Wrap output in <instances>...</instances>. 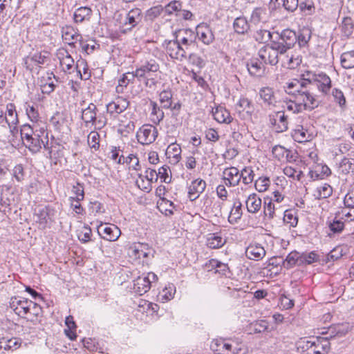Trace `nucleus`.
Listing matches in <instances>:
<instances>
[{"label": "nucleus", "instance_id": "1", "mask_svg": "<svg viewBox=\"0 0 354 354\" xmlns=\"http://www.w3.org/2000/svg\"><path fill=\"white\" fill-rule=\"evenodd\" d=\"M297 348L305 354H327L330 344L328 337H317L310 340L302 338L297 342Z\"/></svg>", "mask_w": 354, "mask_h": 354}, {"label": "nucleus", "instance_id": "2", "mask_svg": "<svg viewBox=\"0 0 354 354\" xmlns=\"http://www.w3.org/2000/svg\"><path fill=\"white\" fill-rule=\"evenodd\" d=\"M159 69V64L155 59H151L135 70V75L138 81H143L146 86L152 88L156 83V73Z\"/></svg>", "mask_w": 354, "mask_h": 354}, {"label": "nucleus", "instance_id": "3", "mask_svg": "<svg viewBox=\"0 0 354 354\" xmlns=\"http://www.w3.org/2000/svg\"><path fill=\"white\" fill-rule=\"evenodd\" d=\"M283 47L275 43V40H272L270 44L266 46H263L259 50V57L265 64H270L275 66L281 62L280 57L283 56L285 53L283 51Z\"/></svg>", "mask_w": 354, "mask_h": 354}, {"label": "nucleus", "instance_id": "4", "mask_svg": "<svg viewBox=\"0 0 354 354\" xmlns=\"http://www.w3.org/2000/svg\"><path fill=\"white\" fill-rule=\"evenodd\" d=\"M297 38L296 32L290 29L283 30L281 34L276 32L274 37L275 43L283 47L285 53L295 46Z\"/></svg>", "mask_w": 354, "mask_h": 354}, {"label": "nucleus", "instance_id": "5", "mask_svg": "<svg viewBox=\"0 0 354 354\" xmlns=\"http://www.w3.org/2000/svg\"><path fill=\"white\" fill-rule=\"evenodd\" d=\"M157 280L158 277L156 274L148 272L146 275L140 276L134 280L133 290L137 294L142 295L150 290L152 283Z\"/></svg>", "mask_w": 354, "mask_h": 354}, {"label": "nucleus", "instance_id": "6", "mask_svg": "<svg viewBox=\"0 0 354 354\" xmlns=\"http://www.w3.org/2000/svg\"><path fill=\"white\" fill-rule=\"evenodd\" d=\"M142 19V12L140 8H133L128 12L125 20L120 27V30L123 33L131 31L133 28L138 26Z\"/></svg>", "mask_w": 354, "mask_h": 354}, {"label": "nucleus", "instance_id": "7", "mask_svg": "<svg viewBox=\"0 0 354 354\" xmlns=\"http://www.w3.org/2000/svg\"><path fill=\"white\" fill-rule=\"evenodd\" d=\"M45 142L48 143V133L44 129H40L34 136L30 137V140L24 141V145L32 153L38 152L41 146L45 147Z\"/></svg>", "mask_w": 354, "mask_h": 354}, {"label": "nucleus", "instance_id": "8", "mask_svg": "<svg viewBox=\"0 0 354 354\" xmlns=\"http://www.w3.org/2000/svg\"><path fill=\"white\" fill-rule=\"evenodd\" d=\"M157 136V129L151 124H144L136 133L138 142L143 145L153 142Z\"/></svg>", "mask_w": 354, "mask_h": 354}, {"label": "nucleus", "instance_id": "9", "mask_svg": "<svg viewBox=\"0 0 354 354\" xmlns=\"http://www.w3.org/2000/svg\"><path fill=\"white\" fill-rule=\"evenodd\" d=\"M32 301L28 299L13 297L10 302V308L21 317L26 318L28 315V309Z\"/></svg>", "mask_w": 354, "mask_h": 354}, {"label": "nucleus", "instance_id": "10", "mask_svg": "<svg viewBox=\"0 0 354 354\" xmlns=\"http://www.w3.org/2000/svg\"><path fill=\"white\" fill-rule=\"evenodd\" d=\"M97 106L93 103H90L88 106L82 111V119L86 124L91 123L93 125L99 124V128L105 124V121L101 119H97Z\"/></svg>", "mask_w": 354, "mask_h": 354}, {"label": "nucleus", "instance_id": "11", "mask_svg": "<svg viewBox=\"0 0 354 354\" xmlns=\"http://www.w3.org/2000/svg\"><path fill=\"white\" fill-rule=\"evenodd\" d=\"M297 101L302 106L303 111H311L319 106V102L315 97L306 88L301 94H298L296 97Z\"/></svg>", "mask_w": 354, "mask_h": 354}, {"label": "nucleus", "instance_id": "12", "mask_svg": "<svg viewBox=\"0 0 354 354\" xmlns=\"http://www.w3.org/2000/svg\"><path fill=\"white\" fill-rule=\"evenodd\" d=\"M270 122L278 133L284 132L288 129V115L285 114L284 111H279L274 115H270Z\"/></svg>", "mask_w": 354, "mask_h": 354}, {"label": "nucleus", "instance_id": "13", "mask_svg": "<svg viewBox=\"0 0 354 354\" xmlns=\"http://www.w3.org/2000/svg\"><path fill=\"white\" fill-rule=\"evenodd\" d=\"M174 39L178 43L185 46H195L196 34L189 28L180 29L174 33Z\"/></svg>", "mask_w": 354, "mask_h": 354}, {"label": "nucleus", "instance_id": "14", "mask_svg": "<svg viewBox=\"0 0 354 354\" xmlns=\"http://www.w3.org/2000/svg\"><path fill=\"white\" fill-rule=\"evenodd\" d=\"M129 105V102L126 98L118 97L106 105L107 112L113 117H116L124 111Z\"/></svg>", "mask_w": 354, "mask_h": 354}, {"label": "nucleus", "instance_id": "15", "mask_svg": "<svg viewBox=\"0 0 354 354\" xmlns=\"http://www.w3.org/2000/svg\"><path fill=\"white\" fill-rule=\"evenodd\" d=\"M196 36L206 45L212 44L214 41V35L209 26L205 23L198 24L196 28Z\"/></svg>", "mask_w": 354, "mask_h": 354}, {"label": "nucleus", "instance_id": "16", "mask_svg": "<svg viewBox=\"0 0 354 354\" xmlns=\"http://www.w3.org/2000/svg\"><path fill=\"white\" fill-rule=\"evenodd\" d=\"M223 174L224 183L228 187L236 186L241 179L239 169L234 167L225 169Z\"/></svg>", "mask_w": 354, "mask_h": 354}, {"label": "nucleus", "instance_id": "17", "mask_svg": "<svg viewBox=\"0 0 354 354\" xmlns=\"http://www.w3.org/2000/svg\"><path fill=\"white\" fill-rule=\"evenodd\" d=\"M206 187L205 180L198 178L193 180L188 187V198L191 201L197 199L200 194H202Z\"/></svg>", "mask_w": 354, "mask_h": 354}, {"label": "nucleus", "instance_id": "18", "mask_svg": "<svg viewBox=\"0 0 354 354\" xmlns=\"http://www.w3.org/2000/svg\"><path fill=\"white\" fill-rule=\"evenodd\" d=\"M306 86L307 83L306 82L293 80L286 84V86H285V91L288 95H292L294 99H296L298 94H301V92L304 91L307 88Z\"/></svg>", "mask_w": 354, "mask_h": 354}, {"label": "nucleus", "instance_id": "19", "mask_svg": "<svg viewBox=\"0 0 354 354\" xmlns=\"http://www.w3.org/2000/svg\"><path fill=\"white\" fill-rule=\"evenodd\" d=\"M291 136L297 142H306L312 140L313 135L302 125H297L292 131Z\"/></svg>", "mask_w": 354, "mask_h": 354}, {"label": "nucleus", "instance_id": "20", "mask_svg": "<svg viewBox=\"0 0 354 354\" xmlns=\"http://www.w3.org/2000/svg\"><path fill=\"white\" fill-rule=\"evenodd\" d=\"M63 40L69 46H74L77 41H81L82 37L72 26H65L62 29Z\"/></svg>", "mask_w": 354, "mask_h": 354}, {"label": "nucleus", "instance_id": "21", "mask_svg": "<svg viewBox=\"0 0 354 354\" xmlns=\"http://www.w3.org/2000/svg\"><path fill=\"white\" fill-rule=\"evenodd\" d=\"M280 59L283 67L290 69L297 68L301 63V57L299 55H294L288 51L280 57Z\"/></svg>", "mask_w": 354, "mask_h": 354}, {"label": "nucleus", "instance_id": "22", "mask_svg": "<svg viewBox=\"0 0 354 354\" xmlns=\"http://www.w3.org/2000/svg\"><path fill=\"white\" fill-rule=\"evenodd\" d=\"M246 66L252 76L261 77L264 73V63L258 58H252L248 60Z\"/></svg>", "mask_w": 354, "mask_h": 354}, {"label": "nucleus", "instance_id": "23", "mask_svg": "<svg viewBox=\"0 0 354 354\" xmlns=\"http://www.w3.org/2000/svg\"><path fill=\"white\" fill-rule=\"evenodd\" d=\"M214 119L219 123L229 124L233 121L230 113L225 107L218 106L212 111Z\"/></svg>", "mask_w": 354, "mask_h": 354}, {"label": "nucleus", "instance_id": "24", "mask_svg": "<svg viewBox=\"0 0 354 354\" xmlns=\"http://www.w3.org/2000/svg\"><path fill=\"white\" fill-rule=\"evenodd\" d=\"M245 205L249 213L257 214L262 207V201L257 194L253 193L248 196Z\"/></svg>", "mask_w": 354, "mask_h": 354}, {"label": "nucleus", "instance_id": "25", "mask_svg": "<svg viewBox=\"0 0 354 354\" xmlns=\"http://www.w3.org/2000/svg\"><path fill=\"white\" fill-rule=\"evenodd\" d=\"M259 95L266 106L270 108L274 107L277 100L272 88L270 87H263L259 91Z\"/></svg>", "mask_w": 354, "mask_h": 354}, {"label": "nucleus", "instance_id": "26", "mask_svg": "<svg viewBox=\"0 0 354 354\" xmlns=\"http://www.w3.org/2000/svg\"><path fill=\"white\" fill-rule=\"evenodd\" d=\"M164 46L166 53L169 55L171 59L181 61L180 44L175 39L173 40L165 41Z\"/></svg>", "mask_w": 354, "mask_h": 354}, {"label": "nucleus", "instance_id": "27", "mask_svg": "<svg viewBox=\"0 0 354 354\" xmlns=\"http://www.w3.org/2000/svg\"><path fill=\"white\" fill-rule=\"evenodd\" d=\"M245 254L248 258L258 261L266 255V250L259 244H250L246 249Z\"/></svg>", "mask_w": 354, "mask_h": 354}, {"label": "nucleus", "instance_id": "28", "mask_svg": "<svg viewBox=\"0 0 354 354\" xmlns=\"http://www.w3.org/2000/svg\"><path fill=\"white\" fill-rule=\"evenodd\" d=\"M53 78L55 79L57 82L58 81L52 72H48L46 76L42 77L41 89L43 93L49 95L55 91L56 86L52 82Z\"/></svg>", "mask_w": 354, "mask_h": 354}, {"label": "nucleus", "instance_id": "29", "mask_svg": "<svg viewBox=\"0 0 354 354\" xmlns=\"http://www.w3.org/2000/svg\"><path fill=\"white\" fill-rule=\"evenodd\" d=\"M326 225L328 228V236L333 237L336 234H340L344 229V223L336 217L331 220H328Z\"/></svg>", "mask_w": 354, "mask_h": 354}, {"label": "nucleus", "instance_id": "30", "mask_svg": "<svg viewBox=\"0 0 354 354\" xmlns=\"http://www.w3.org/2000/svg\"><path fill=\"white\" fill-rule=\"evenodd\" d=\"M102 230L103 239L109 241H116L120 236V230L115 225L104 226Z\"/></svg>", "mask_w": 354, "mask_h": 354}, {"label": "nucleus", "instance_id": "31", "mask_svg": "<svg viewBox=\"0 0 354 354\" xmlns=\"http://www.w3.org/2000/svg\"><path fill=\"white\" fill-rule=\"evenodd\" d=\"M232 26L234 32L239 35L247 34L250 28L248 21L245 17H236Z\"/></svg>", "mask_w": 354, "mask_h": 354}, {"label": "nucleus", "instance_id": "32", "mask_svg": "<svg viewBox=\"0 0 354 354\" xmlns=\"http://www.w3.org/2000/svg\"><path fill=\"white\" fill-rule=\"evenodd\" d=\"M92 12L93 11L89 7H80L74 12V20L76 23H82L85 21H89L91 17Z\"/></svg>", "mask_w": 354, "mask_h": 354}, {"label": "nucleus", "instance_id": "33", "mask_svg": "<svg viewBox=\"0 0 354 354\" xmlns=\"http://www.w3.org/2000/svg\"><path fill=\"white\" fill-rule=\"evenodd\" d=\"M317 86L320 91L327 93L331 87L330 78L325 73H317V80L315 81Z\"/></svg>", "mask_w": 354, "mask_h": 354}, {"label": "nucleus", "instance_id": "34", "mask_svg": "<svg viewBox=\"0 0 354 354\" xmlns=\"http://www.w3.org/2000/svg\"><path fill=\"white\" fill-rule=\"evenodd\" d=\"M242 214L243 211L241 203L239 201H234L228 216L229 223L231 224L237 223L241 218Z\"/></svg>", "mask_w": 354, "mask_h": 354}, {"label": "nucleus", "instance_id": "35", "mask_svg": "<svg viewBox=\"0 0 354 354\" xmlns=\"http://www.w3.org/2000/svg\"><path fill=\"white\" fill-rule=\"evenodd\" d=\"M297 263L301 264V254L297 251L289 253L283 261V266L286 269H290Z\"/></svg>", "mask_w": 354, "mask_h": 354}, {"label": "nucleus", "instance_id": "36", "mask_svg": "<svg viewBox=\"0 0 354 354\" xmlns=\"http://www.w3.org/2000/svg\"><path fill=\"white\" fill-rule=\"evenodd\" d=\"M150 106L151 107V120L153 124H158L165 116L162 108L159 107L158 104L152 100L150 101Z\"/></svg>", "mask_w": 354, "mask_h": 354}, {"label": "nucleus", "instance_id": "37", "mask_svg": "<svg viewBox=\"0 0 354 354\" xmlns=\"http://www.w3.org/2000/svg\"><path fill=\"white\" fill-rule=\"evenodd\" d=\"M236 111L241 116V113L245 112L248 114H251L252 111V106L251 102L245 97L240 98L236 104Z\"/></svg>", "mask_w": 354, "mask_h": 354}, {"label": "nucleus", "instance_id": "38", "mask_svg": "<svg viewBox=\"0 0 354 354\" xmlns=\"http://www.w3.org/2000/svg\"><path fill=\"white\" fill-rule=\"evenodd\" d=\"M225 243V240L217 233L210 234L207 239V245L212 249L221 248Z\"/></svg>", "mask_w": 354, "mask_h": 354}, {"label": "nucleus", "instance_id": "39", "mask_svg": "<svg viewBox=\"0 0 354 354\" xmlns=\"http://www.w3.org/2000/svg\"><path fill=\"white\" fill-rule=\"evenodd\" d=\"M173 94L171 90H164L159 94V101L161 108L168 109L172 105Z\"/></svg>", "mask_w": 354, "mask_h": 354}, {"label": "nucleus", "instance_id": "40", "mask_svg": "<svg viewBox=\"0 0 354 354\" xmlns=\"http://www.w3.org/2000/svg\"><path fill=\"white\" fill-rule=\"evenodd\" d=\"M274 33H271L270 31L265 29H259L254 34V39L259 43H266L270 40H275L274 37Z\"/></svg>", "mask_w": 354, "mask_h": 354}, {"label": "nucleus", "instance_id": "41", "mask_svg": "<svg viewBox=\"0 0 354 354\" xmlns=\"http://www.w3.org/2000/svg\"><path fill=\"white\" fill-rule=\"evenodd\" d=\"M333 194V188L328 184H324L316 188L314 196L317 199L327 198Z\"/></svg>", "mask_w": 354, "mask_h": 354}, {"label": "nucleus", "instance_id": "42", "mask_svg": "<svg viewBox=\"0 0 354 354\" xmlns=\"http://www.w3.org/2000/svg\"><path fill=\"white\" fill-rule=\"evenodd\" d=\"M297 37L299 47H306L311 38V30L309 28H304L297 35Z\"/></svg>", "mask_w": 354, "mask_h": 354}, {"label": "nucleus", "instance_id": "43", "mask_svg": "<svg viewBox=\"0 0 354 354\" xmlns=\"http://www.w3.org/2000/svg\"><path fill=\"white\" fill-rule=\"evenodd\" d=\"M282 107L284 111H287L292 113H299L303 111L302 106L297 101V99L284 101Z\"/></svg>", "mask_w": 354, "mask_h": 354}, {"label": "nucleus", "instance_id": "44", "mask_svg": "<svg viewBox=\"0 0 354 354\" xmlns=\"http://www.w3.org/2000/svg\"><path fill=\"white\" fill-rule=\"evenodd\" d=\"M341 64L346 69L354 68V51H348L341 55Z\"/></svg>", "mask_w": 354, "mask_h": 354}, {"label": "nucleus", "instance_id": "45", "mask_svg": "<svg viewBox=\"0 0 354 354\" xmlns=\"http://www.w3.org/2000/svg\"><path fill=\"white\" fill-rule=\"evenodd\" d=\"M268 323L266 320L256 321L250 324V329L254 333H262L267 330Z\"/></svg>", "mask_w": 354, "mask_h": 354}, {"label": "nucleus", "instance_id": "46", "mask_svg": "<svg viewBox=\"0 0 354 354\" xmlns=\"http://www.w3.org/2000/svg\"><path fill=\"white\" fill-rule=\"evenodd\" d=\"M274 205L272 202V199L265 198L263 205V215L265 218L272 219L274 216Z\"/></svg>", "mask_w": 354, "mask_h": 354}, {"label": "nucleus", "instance_id": "47", "mask_svg": "<svg viewBox=\"0 0 354 354\" xmlns=\"http://www.w3.org/2000/svg\"><path fill=\"white\" fill-rule=\"evenodd\" d=\"M136 78L135 75V71L130 73H124L122 77L118 80V85L117 86V90L119 91V88H122L124 87H127V86L130 83L133 82Z\"/></svg>", "mask_w": 354, "mask_h": 354}, {"label": "nucleus", "instance_id": "48", "mask_svg": "<svg viewBox=\"0 0 354 354\" xmlns=\"http://www.w3.org/2000/svg\"><path fill=\"white\" fill-rule=\"evenodd\" d=\"M164 8V12L167 15H171L174 12H179L182 8V3L178 1H172L167 4Z\"/></svg>", "mask_w": 354, "mask_h": 354}, {"label": "nucleus", "instance_id": "49", "mask_svg": "<svg viewBox=\"0 0 354 354\" xmlns=\"http://www.w3.org/2000/svg\"><path fill=\"white\" fill-rule=\"evenodd\" d=\"M209 262L212 268L216 270V272L225 275L227 274V272L229 270L227 264L223 263L216 259H211Z\"/></svg>", "mask_w": 354, "mask_h": 354}, {"label": "nucleus", "instance_id": "50", "mask_svg": "<svg viewBox=\"0 0 354 354\" xmlns=\"http://www.w3.org/2000/svg\"><path fill=\"white\" fill-rule=\"evenodd\" d=\"M176 292V288L174 285H169L165 287L160 294V299L162 302H165L173 299Z\"/></svg>", "mask_w": 354, "mask_h": 354}, {"label": "nucleus", "instance_id": "51", "mask_svg": "<svg viewBox=\"0 0 354 354\" xmlns=\"http://www.w3.org/2000/svg\"><path fill=\"white\" fill-rule=\"evenodd\" d=\"M65 324L68 327V330H65L66 335L71 339H74L76 337V334L72 330L75 329L76 325L73 321V317L71 315L66 317Z\"/></svg>", "mask_w": 354, "mask_h": 354}, {"label": "nucleus", "instance_id": "52", "mask_svg": "<svg viewBox=\"0 0 354 354\" xmlns=\"http://www.w3.org/2000/svg\"><path fill=\"white\" fill-rule=\"evenodd\" d=\"M354 24L351 18H344L342 24V31L346 37L351 35L353 31Z\"/></svg>", "mask_w": 354, "mask_h": 354}, {"label": "nucleus", "instance_id": "53", "mask_svg": "<svg viewBox=\"0 0 354 354\" xmlns=\"http://www.w3.org/2000/svg\"><path fill=\"white\" fill-rule=\"evenodd\" d=\"M240 176L243 183L245 185L251 183L254 180V171L251 167H245L241 172Z\"/></svg>", "mask_w": 354, "mask_h": 354}, {"label": "nucleus", "instance_id": "54", "mask_svg": "<svg viewBox=\"0 0 354 354\" xmlns=\"http://www.w3.org/2000/svg\"><path fill=\"white\" fill-rule=\"evenodd\" d=\"M270 183V180L268 177H260L254 183L256 189L259 192H263L267 190Z\"/></svg>", "mask_w": 354, "mask_h": 354}, {"label": "nucleus", "instance_id": "55", "mask_svg": "<svg viewBox=\"0 0 354 354\" xmlns=\"http://www.w3.org/2000/svg\"><path fill=\"white\" fill-rule=\"evenodd\" d=\"M46 57L45 55H42L41 53H36L31 57H27L24 59V66L27 69H31L28 64L29 61L34 62L37 64H43L45 62Z\"/></svg>", "mask_w": 354, "mask_h": 354}, {"label": "nucleus", "instance_id": "56", "mask_svg": "<svg viewBox=\"0 0 354 354\" xmlns=\"http://www.w3.org/2000/svg\"><path fill=\"white\" fill-rule=\"evenodd\" d=\"M26 114L31 121L36 122L39 120V114L33 104L26 103L25 105Z\"/></svg>", "mask_w": 354, "mask_h": 354}, {"label": "nucleus", "instance_id": "57", "mask_svg": "<svg viewBox=\"0 0 354 354\" xmlns=\"http://www.w3.org/2000/svg\"><path fill=\"white\" fill-rule=\"evenodd\" d=\"M342 252L343 251L341 248H335L326 256V259L324 261L326 263L335 261L342 257Z\"/></svg>", "mask_w": 354, "mask_h": 354}, {"label": "nucleus", "instance_id": "58", "mask_svg": "<svg viewBox=\"0 0 354 354\" xmlns=\"http://www.w3.org/2000/svg\"><path fill=\"white\" fill-rule=\"evenodd\" d=\"M37 131L38 130L34 131L32 128L28 124L24 125L21 129V138L23 142L24 143V141L28 140H30V137L34 136Z\"/></svg>", "mask_w": 354, "mask_h": 354}, {"label": "nucleus", "instance_id": "59", "mask_svg": "<svg viewBox=\"0 0 354 354\" xmlns=\"http://www.w3.org/2000/svg\"><path fill=\"white\" fill-rule=\"evenodd\" d=\"M100 135L96 131H91L88 136V144L95 150L99 148Z\"/></svg>", "mask_w": 354, "mask_h": 354}, {"label": "nucleus", "instance_id": "60", "mask_svg": "<svg viewBox=\"0 0 354 354\" xmlns=\"http://www.w3.org/2000/svg\"><path fill=\"white\" fill-rule=\"evenodd\" d=\"M145 249H148V244L140 243L138 246H135L132 248V252L138 258H146L148 257V253L144 251Z\"/></svg>", "mask_w": 354, "mask_h": 354}, {"label": "nucleus", "instance_id": "61", "mask_svg": "<svg viewBox=\"0 0 354 354\" xmlns=\"http://www.w3.org/2000/svg\"><path fill=\"white\" fill-rule=\"evenodd\" d=\"M332 95L334 100L339 104L341 107H344L346 105V98L343 92L338 88H333L332 91Z\"/></svg>", "mask_w": 354, "mask_h": 354}, {"label": "nucleus", "instance_id": "62", "mask_svg": "<svg viewBox=\"0 0 354 354\" xmlns=\"http://www.w3.org/2000/svg\"><path fill=\"white\" fill-rule=\"evenodd\" d=\"M60 64L62 65L64 71L71 70L74 65V60L71 55L66 51V55L60 60Z\"/></svg>", "mask_w": 354, "mask_h": 354}, {"label": "nucleus", "instance_id": "63", "mask_svg": "<svg viewBox=\"0 0 354 354\" xmlns=\"http://www.w3.org/2000/svg\"><path fill=\"white\" fill-rule=\"evenodd\" d=\"M319 261V255L315 252H311L308 254H301V263L311 264Z\"/></svg>", "mask_w": 354, "mask_h": 354}, {"label": "nucleus", "instance_id": "64", "mask_svg": "<svg viewBox=\"0 0 354 354\" xmlns=\"http://www.w3.org/2000/svg\"><path fill=\"white\" fill-rule=\"evenodd\" d=\"M162 12H164L163 6L158 5L149 9L147 12V15L150 19H153L160 16Z\"/></svg>", "mask_w": 354, "mask_h": 354}]
</instances>
